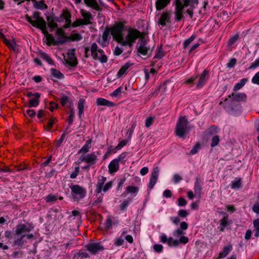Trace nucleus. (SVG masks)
<instances>
[{
	"instance_id": "1",
	"label": "nucleus",
	"mask_w": 259,
	"mask_h": 259,
	"mask_svg": "<svg viewBox=\"0 0 259 259\" xmlns=\"http://www.w3.org/2000/svg\"><path fill=\"white\" fill-rule=\"evenodd\" d=\"M181 229H177L173 232V236L175 238H178L179 239L174 238L172 237H167L165 234H162L160 236V240L163 243H166L169 247H177L180 244H187L189 241V238L184 236V231L188 228V224L185 222H182L180 224Z\"/></svg>"
},
{
	"instance_id": "2",
	"label": "nucleus",
	"mask_w": 259,
	"mask_h": 259,
	"mask_svg": "<svg viewBox=\"0 0 259 259\" xmlns=\"http://www.w3.org/2000/svg\"><path fill=\"white\" fill-rule=\"evenodd\" d=\"M26 20L33 26L39 28L45 36V41L48 45L54 44L55 42L53 36L49 34L47 30L46 23L44 19L39 15V13L35 12L31 17L25 15Z\"/></svg>"
},
{
	"instance_id": "3",
	"label": "nucleus",
	"mask_w": 259,
	"mask_h": 259,
	"mask_svg": "<svg viewBox=\"0 0 259 259\" xmlns=\"http://www.w3.org/2000/svg\"><path fill=\"white\" fill-rule=\"evenodd\" d=\"M198 0H175V19L179 21L183 17V11L185 7H190L187 12L191 18L193 16L192 9L198 4Z\"/></svg>"
},
{
	"instance_id": "4",
	"label": "nucleus",
	"mask_w": 259,
	"mask_h": 259,
	"mask_svg": "<svg viewBox=\"0 0 259 259\" xmlns=\"http://www.w3.org/2000/svg\"><path fill=\"white\" fill-rule=\"evenodd\" d=\"M31 229L25 224H18L15 230L16 235L19 237L14 241V244L21 245L26 242L25 239H30L33 238V235L29 233Z\"/></svg>"
},
{
	"instance_id": "5",
	"label": "nucleus",
	"mask_w": 259,
	"mask_h": 259,
	"mask_svg": "<svg viewBox=\"0 0 259 259\" xmlns=\"http://www.w3.org/2000/svg\"><path fill=\"white\" fill-rule=\"evenodd\" d=\"M142 36V33L136 29L129 28L124 35L121 45L131 47L138 38Z\"/></svg>"
},
{
	"instance_id": "6",
	"label": "nucleus",
	"mask_w": 259,
	"mask_h": 259,
	"mask_svg": "<svg viewBox=\"0 0 259 259\" xmlns=\"http://www.w3.org/2000/svg\"><path fill=\"white\" fill-rule=\"evenodd\" d=\"M188 121L185 117L181 116L176 126V134L180 137H183L188 132Z\"/></svg>"
},
{
	"instance_id": "7",
	"label": "nucleus",
	"mask_w": 259,
	"mask_h": 259,
	"mask_svg": "<svg viewBox=\"0 0 259 259\" xmlns=\"http://www.w3.org/2000/svg\"><path fill=\"white\" fill-rule=\"evenodd\" d=\"M123 27L124 26L123 24L121 23H117L114 24L112 27L109 28L113 38L120 44H121L124 36L122 35Z\"/></svg>"
},
{
	"instance_id": "8",
	"label": "nucleus",
	"mask_w": 259,
	"mask_h": 259,
	"mask_svg": "<svg viewBox=\"0 0 259 259\" xmlns=\"http://www.w3.org/2000/svg\"><path fill=\"white\" fill-rule=\"evenodd\" d=\"M80 12L83 17V19H77L73 22L72 24L73 27H76L82 25H87L91 23V20L92 19V15L91 13L83 9L80 10Z\"/></svg>"
},
{
	"instance_id": "9",
	"label": "nucleus",
	"mask_w": 259,
	"mask_h": 259,
	"mask_svg": "<svg viewBox=\"0 0 259 259\" xmlns=\"http://www.w3.org/2000/svg\"><path fill=\"white\" fill-rule=\"evenodd\" d=\"M106 178L103 176H100L98 178V181L96 186V191L98 193H101L102 191L106 192L112 186V182L111 181L106 183Z\"/></svg>"
},
{
	"instance_id": "10",
	"label": "nucleus",
	"mask_w": 259,
	"mask_h": 259,
	"mask_svg": "<svg viewBox=\"0 0 259 259\" xmlns=\"http://www.w3.org/2000/svg\"><path fill=\"white\" fill-rule=\"evenodd\" d=\"M70 189L73 198L76 200L82 198L85 195V189L79 185H73L70 187Z\"/></svg>"
},
{
	"instance_id": "11",
	"label": "nucleus",
	"mask_w": 259,
	"mask_h": 259,
	"mask_svg": "<svg viewBox=\"0 0 259 259\" xmlns=\"http://www.w3.org/2000/svg\"><path fill=\"white\" fill-rule=\"evenodd\" d=\"M137 48L139 55L150 56L151 54L152 50L147 46V43L143 40L140 41Z\"/></svg>"
},
{
	"instance_id": "12",
	"label": "nucleus",
	"mask_w": 259,
	"mask_h": 259,
	"mask_svg": "<svg viewBox=\"0 0 259 259\" xmlns=\"http://www.w3.org/2000/svg\"><path fill=\"white\" fill-rule=\"evenodd\" d=\"M64 60L66 64L73 66L77 64L76 58L74 55V51L69 50L68 51L66 56L64 57Z\"/></svg>"
},
{
	"instance_id": "13",
	"label": "nucleus",
	"mask_w": 259,
	"mask_h": 259,
	"mask_svg": "<svg viewBox=\"0 0 259 259\" xmlns=\"http://www.w3.org/2000/svg\"><path fill=\"white\" fill-rule=\"evenodd\" d=\"M159 173V169L158 167L153 168L150 179L149 183L148 184V188L151 189L157 182L158 175Z\"/></svg>"
},
{
	"instance_id": "14",
	"label": "nucleus",
	"mask_w": 259,
	"mask_h": 259,
	"mask_svg": "<svg viewBox=\"0 0 259 259\" xmlns=\"http://www.w3.org/2000/svg\"><path fill=\"white\" fill-rule=\"evenodd\" d=\"M87 249L92 254L104 249V247L98 243H90L86 246Z\"/></svg>"
},
{
	"instance_id": "15",
	"label": "nucleus",
	"mask_w": 259,
	"mask_h": 259,
	"mask_svg": "<svg viewBox=\"0 0 259 259\" xmlns=\"http://www.w3.org/2000/svg\"><path fill=\"white\" fill-rule=\"evenodd\" d=\"M170 18V13L167 11H164L161 14L158 23L162 26H165L166 23L169 22Z\"/></svg>"
},
{
	"instance_id": "16",
	"label": "nucleus",
	"mask_w": 259,
	"mask_h": 259,
	"mask_svg": "<svg viewBox=\"0 0 259 259\" xmlns=\"http://www.w3.org/2000/svg\"><path fill=\"white\" fill-rule=\"evenodd\" d=\"M119 161L117 159L112 160L108 165L109 172L110 174L117 171L119 169Z\"/></svg>"
},
{
	"instance_id": "17",
	"label": "nucleus",
	"mask_w": 259,
	"mask_h": 259,
	"mask_svg": "<svg viewBox=\"0 0 259 259\" xmlns=\"http://www.w3.org/2000/svg\"><path fill=\"white\" fill-rule=\"evenodd\" d=\"M133 65V63L128 62L124 64L119 70L117 73V78H121L124 76L127 70Z\"/></svg>"
},
{
	"instance_id": "18",
	"label": "nucleus",
	"mask_w": 259,
	"mask_h": 259,
	"mask_svg": "<svg viewBox=\"0 0 259 259\" xmlns=\"http://www.w3.org/2000/svg\"><path fill=\"white\" fill-rule=\"evenodd\" d=\"M0 37H2L4 39V43L11 49L14 51L17 50V45L15 41L13 39H7L4 37V35L0 32Z\"/></svg>"
},
{
	"instance_id": "19",
	"label": "nucleus",
	"mask_w": 259,
	"mask_h": 259,
	"mask_svg": "<svg viewBox=\"0 0 259 259\" xmlns=\"http://www.w3.org/2000/svg\"><path fill=\"white\" fill-rule=\"evenodd\" d=\"M171 0H156L155 7L157 11L164 9L170 2Z\"/></svg>"
},
{
	"instance_id": "20",
	"label": "nucleus",
	"mask_w": 259,
	"mask_h": 259,
	"mask_svg": "<svg viewBox=\"0 0 259 259\" xmlns=\"http://www.w3.org/2000/svg\"><path fill=\"white\" fill-rule=\"evenodd\" d=\"M232 248L233 247L231 244H228L227 246H225L223 247L222 250L219 253L218 257L216 259H219L226 257L228 254L232 251Z\"/></svg>"
},
{
	"instance_id": "21",
	"label": "nucleus",
	"mask_w": 259,
	"mask_h": 259,
	"mask_svg": "<svg viewBox=\"0 0 259 259\" xmlns=\"http://www.w3.org/2000/svg\"><path fill=\"white\" fill-rule=\"evenodd\" d=\"M208 74V72L206 70H203V72L201 74L198 82L197 84V88H202L206 82V76Z\"/></svg>"
},
{
	"instance_id": "22",
	"label": "nucleus",
	"mask_w": 259,
	"mask_h": 259,
	"mask_svg": "<svg viewBox=\"0 0 259 259\" xmlns=\"http://www.w3.org/2000/svg\"><path fill=\"white\" fill-rule=\"evenodd\" d=\"M92 56L95 59L99 60L101 62L103 63L107 61L106 56L103 54V51L101 50H99L97 52L94 53Z\"/></svg>"
},
{
	"instance_id": "23",
	"label": "nucleus",
	"mask_w": 259,
	"mask_h": 259,
	"mask_svg": "<svg viewBox=\"0 0 259 259\" xmlns=\"http://www.w3.org/2000/svg\"><path fill=\"white\" fill-rule=\"evenodd\" d=\"M96 104L98 106H106L108 107H113L115 104L105 99L99 98L96 100Z\"/></svg>"
},
{
	"instance_id": "24",
	"label": "nucleus",
	"mask_w": 259,
	"mask_h": 259,
	"mask_svg": "<svg viewBox=\"0 0 259 259\" xmlns=\"http://www.w3.org/2000/svg\"><path fill=\"white\" fill-rule=\"evenodd\" d=\"M97 159V155L95 153H92L87 155L83 158V160L90 165H92L96 162Z\"/></svg>"
},
{
	"instance_id": "25",
	"label": "nucleus",
	"mask_w": 259,
	"mask_h": 259,
	"mask_svg": "<svg viewBox=\"0 0 259 259\" xmlns=\"http://www.w3.org/2000/svg\"><path fill=\"white\" fill-rule=\"evenodd\" d=\"M34 98L31 99L29 101L28 107H36L39 104V98L40 95L38 93L34 94Z\"/></svg>"
},
{
	"instance_id": "26",
	"label": "nucleus",
	"mask_w": 259,
	"mask_h": 259,
	"mask_svg": "<svg viewBox=\"0 0 259 259\" xmlns=\"http://www.w3.org/2000/svg\"><path fill=\"white\" fill-rule=\"evenodd\" d=\"M48 25L51 29H54L58 27L56 22L58 21L57 19L53 17H47Z\"/></svg>"
},
{
	"instance_id": "27",
	"label": "nucleus",
	"mask_w": 259,
	"mask_h": 259,
	"mask_svg": "<svg viewBox=\"0 0 259 259\" xmlns=\"http://www.w3.org/2000/svg\"><path fill=\"white\" fill-rule=\"evenodd\" d=\"M84 2L87 6L95 10L99 9V6L96 0H84Z\"/></svg>"
},
{
	"instance_id": "28",
	"label": "nucleus",
	"mask_w": 259,
	"mask_h": 259,
	"mask_svg": "<svg viewBox=\"0 0 259 259\" xmlns=\"http://www.w3.org/2000/svg\"><path fill=\"white\" fill-rule=\"evenodd\" d=\"M233 99L238 102L244 101L246 99V96L244 93H238L232 95Z\"/></svg>"
},
{
	"instance_id": "29",
	"label": "nucleus",
	"mask_w": 259,
	"mask_h": 259,
	"mask_svg": "<svg viewBox=\"0 0 259 259\" xmlns=\"http://www.w3.org/2000/svg\"><path fill=\"white\" fill-rule=\"evenodd\" d=\"M247 78H242L241 79L240 82L236 83L234 87L233 90L234 91H236L241 88H242L247 82Z\"/></svg>"
},
{
	"instance_id": "30",
	"label": "nucleus",
	"mask_w": 259,
	"mask_h": 259,
	"mask_svg": "<svg viewBox=\"0 0 259 259\" xmlns=\"http://www.w3.org/2000/svg\"><path fill=\"white\" fill-rule=\"evenodd\" d=\"M92 140H89L87 141L85 145L80 149L79 152L82 153H86L89 150L91 147Z\"/></svg>"
},
{
	"instance_id": "31",
	"label": "nucleus",
	"mask_w": 259,
	"mask_h": 259,
	"mask_svg": "<svg viewBox=\"0 0 259 259\" xmlns=\"http://www.w3.org/2000/svg\"><path fill=\"white\" fill-rule=\"evenodd\" d=\"M241 185V179L240 178H236L231 183V188L232 189H238Z\"/></svg>"
},
{
	"instance_id": "32",
	"label": "nucleus",
	"mask_w": 259,
	"mask_h": 259,
	"mask_svg": "<svg viewBox=\"0 0 259 259\" xmlns=\"http://www.w3.org/2000/svg\"><path fill=\"white\" fill-rule=\"evenodd\" d=\"M139 191V188L137 187L133 186H128L125 188V193H135L137 194Z\"/></svg>"
},
{
	"instance_id": "33",
	"label": "nucleus",
	"mask_w": 259,
	"mask_h": 259,
	"mask_svg": "<svg viewBox=\"0 0 259 259\" xmlns=\"http://www.w3.org/2000/svg\"><path fill=\"white\" fill-rule=\"evenodd\" d=\"M84 101L83 100L81 99L78 101V113H79V116H80L83 113V108H84Z\"/></svg>"
},
{
	"instance_id": "34",
	"label": "nucleus",
	"mask_w": 259,
	"mask_h": 259,
	"mask_svg": "<svg viewBox=\"0 0 259 259\" xmlns=\"http://www.w3.org/2000/svg\"><path fill=\"white\" fill-rule=\"evenodd\" d=\"M51 74L53 77L58 79L62 78L63 77V74L60 71L55 69H51Z\"/></svg>"
},
{
	"instance_id": "35",
	"label": "nucleus",
	"mask_w": 259,
	"mask_h": 259,
	"mask_svg": "<svg viewBox=\"0 0 259 259\" xmlns=\"http://www.w3.org/2000/svg\"><path fill=\"white\" fill-rule=\"evenodd\" d=\"M228 223L227 221V217L224 216L221 220H220V224L221 226V228L220 230L221 231H223L224 230L225 227L227 226Z\"/></svg>"
},
{
	"instance_id": "36",
	"label": "nucleus",
	"mask_w": 259,
	"mask_h": 259,
	"mask_svg": "<svg viewBox=\"0 0 259 259\" xmlns=\"http://www.w3.org/2000/svg\"><path fill=\"white\" fill-rule=\"evenodd\" d=\"M195 38V35H192L189 38L186 39L183 43L184 48H186V47H187L189 45V44H190L194 40Z\"/></svg>"
},
{
	"instance_id": "37",
	"label": "nucleus",
	"mask_w": 259,
	"mask_h": 259,
	"mask_svg": "<svg viewBox=\"0 0 259 259\" xmlns=\"http://www.w3.org/2000/svg\"><path fill=\"white\" fill-rule=\"evenodd\" d=\"M63 16H64L65 19H66V24L64 26V27L65 28H67L69 26V25H70V23L71 22V21L69 19V18H70L69 14L68 13V12H64L63 13Z\"/></svg>"
},
{
	"instance_id": "38",
	"label": "nucleus",
	"mask_w": 259,
	"mask_h": 259,
	"mask_svg": "<svg viewBox=\"0 0 259 259\" xmlns=\"http://www.w3.org/2000/svg\"><path fill=\"white\" fill-rule=\"evenodd\" d=\"M110 33H111L110 29L109 28H106L102 35V39L105 42L107 41Z\"/></svg>"
},
{
	"instance_id": "39",
	"label": "nucleus",
	"mask_w": 259,
	"mask_h": 259,
	"mask_svg": "<svg viewBox=\"0 0 259 259\" xmlns=\"http://www.w3.org/2000/svg\"><path fill=\"white\" fill-rule=\"evenodd\" d=\"M155 119L154 117H149L145 120V126L147 127H150L154 122Z\"/></svg>"
},
{
	"instance_id": "40",
	"label": "nucleus",
	"mask_w": 259,
	"mask_h": 259,
	"mask_svg": "<svg viewBox=\"0 0 259 259\" xmlns=\"http://www.w3.org/2000/svg\"><path fill=\"white\" fill-rule=\"evenodd\" d=\"M45 199L47 202H52L57 200V197L53 194H50L46 196Z\"/></svg>"
},
{
	"instance_id": "41",
	"label": "nucleus",
	"mask_w": 259,
	"mask_h": 259,
	"mask_svg": "<svg viewBox=\"0 0 259 259\" xmlns=\"http://www.w3.org/2000/svg\"><path fill=\"white\" fill-rule=\"evenodd\" d=\"M220 141V138L218 136H214L211 140V147H214L217 146Z\"/></svg>"
},
{
	"instance_id": "42",
	"label": "nucleus",
	"mask_w": 259,
	"mask_h": 259,
	"mask_svg": "<svg viewBox=\"0 0 259 259\" xmlns=\"http://www.w3.org/2000/svg\"><path fill=\"white\" fill-rule=\"evenodd\" d=\"M64 137L65 134H63L59 139H57L55 142V146L56 147H60L64 139Z\"/></svg>"
},
{
	"instance_id": "43",
	"label": "nucleus",
	"mask_w": 259,
	"mask_h": 259,
	"mask_svg": "<svg viewBox=\"0 0 259 259\" xmlns=\"http://www.w3.org/2000/svg\"><path fill=\"white\" fill-rule=\"evenodd\" d=\"M122 88L119 87L117 89H116L111 94V96L112 97H117L119 96L122 92Z\"/></svg>"
},
{
	"instance_id": "44",
	"label": "nucleus",
	"mask_w": 259,
	"mask_h": 259,
	"mask_svg": "<svg viewBox=\"0 0 259 259\" xmlns=\"http://www.w3.org/2000/svg\"><path fill=\"white\" fill-rule=\"evenodd\" d=\"M201 189V187L199 185L198 182H196L194 186V191L195 194L200 195Z\"/></svg>"
},
{
	"instance_id": "45",
	"label": "nucleus",
	"mask_w": 259,
	"mask_h": 259,
	"mask_svg": "<svg viewBox=\"0 0 259 259\" xmlns=\"http://www.w3.org/2000/svg\"><path fill=\"white\" fill-rule=\"evenodd\" d=\"M164 56V53L163 52V51H162V49H161V48H159L156 54V55H155V57L154 58H156V59H161L163 56Z\"/></svg>"
},
{
	"instance_id": "46",
	"label": "nucleus",
	"mask_w": 259,
	"mask_h": 259,
	"mask_svg": "<svg viewBox=\"0 0 259 259\" xmlns=\"http://www.w3.org/2000/svg\"><path fill=\"white\" fill-rule=\"evenodd\" d=\"M200 146L199 144H196L192 149L190 151V153L191 155H193L197 153L198 150L200 149Z\"/></svg>"
},
{
	"instance_id": "47",
	"label": "nucleus",
	"mask_w": 259,
	"mask_h": 259,
	"mask_svg": "<svg viewBox=\"0 0 259 259\" xmlns=\"http://www.w3.org/2000/svg\"><path fill=\"white\" fill-rule=\"evenodd\" d=\"M112 152L115 153L116 151H114V149L112 148V146H110L108 148L107 151L104 154L103 156V159H105L106 158H107Z\"/></svg>"
},
{
	"instance_id": "48",
	"label": "nucleus",
	"mask_w": 259,
	"mask_h": 259,
	"mask_svg": "<svg viewBox=\"0 0 259 259\" xmlns=\"http://www.w3.org/2000/svg\"><path fill=\"white\" fill-rule=\"evenodd\" d=\"M163 246L159 244H156L153 246L154 250L157 252H161L163 250Z\"/></svg>"
},
{
	"instance_id": "49",
	"label": "nucleus",
	"mask_w": 259,
	"mask_h": 259,
	"mask_svg": "<svg viewBox=\"0 0 259 259\" xmlns=\"http://www.w3.org/2000/svg\"><path fill=\"white\" fill-rule=\"evenodd\" d=\"M126 144V141L125 140H122L119 142L118 144L115 148V150H118L121 149L123 146Z\"/></svg>"
},
{
	"instance_id": "50",
	"label": "nucleus",
	"mask_w": 259,
	"mask_h": 259,
	"mask_svg": "<svg viewBox=\"0 0 259 259\" xmlns=\"http://www.w3.org/2000/svg\"><path fill=\"white\" fill-rule=\"evenodd\" d=\"M251 81L254 84H259V71L252 77Z\"/></svg>"
},
{
	"instance_id": "51",
	"label": "nucleus",
	"mask_w": 259,
	"mask_h": 259,
	"mask_svg": "<svg viewBox=\"0 0 259 259\" xmlns=\"http://www.w3.org/2000/svg\"><path fill=\"white\" fill-rule=\"evenodd\" d=\"M239 35L236 34L232 36L229 40V45H232L238 38Z\"/></svg>"
},
{
	"instance_id": "52",
	"label": "nucleus",
	"mask_w": 259,
	"mask_h": 259,
	"mask_svg": "<svg viewBox=\"0 0 259 259\" xmlns=\"http://www.w3.org/2000/svg\"><path fill=\"white\" fill-rule=\"evenodd\" d=\"M259 66V58L256 59L252 63L250 64L249 69H254Z\"/></svg>"
},
{
	"instance_id": "53",
	"label": "nucleus",
	"mask_w": 259,
	"mask_h": 259,
	"mask_svg": "<svg viewBox=\"0 0 259 259\" xmlns=\"http://www.w3.org/2000/svg\"><path fill=\"white\" fill-rule=\"evenodd\" d=\"M178 205L180 206H185L187 203V202L186 200V199H185L183 198H179L178 200Z\"/></svg>"
},
{
	"instance_id": "54",
	"label": "nucleus",
	"mask_w": 259,
	"mask_h": 259,
	"mask_svg": "<svg viewBox=\"0 0 259 259\" xmlns=\"http://www.w3.org/2000/svg\"><path fill=\"white\" fill-rule=\"evenodd\" d=\"M42 57L43 58L46 60L49 64H53V61L52 60V59L50 58V56H49L47 54L45 53L42 54Z\"/></svg>"
},
{
	"instance_id": "55",
	"label": "nucleus",
	"mask_w": 259,
	"mask_h": 259,
	"mask_svg": "<svg viewBox=\"0 0 259 259\" xmlns=\"http://www.w3.org/2000/svg\"><path fill=\"white\" fill-rule=\"evenodd\" d=\"M79 168L78 166L76 167L74 171L70 175V178L71 179L75 178L78 174Z\"/></svg>"
},
{
	"instance_id": "56",
	"label": "nucleus",
	"mask_w": 259,
	"mask_h": 259,
	"mask_svg": "<svg viewBox=\"0 0 259 259\" xmlns=\"http://www.w3.org/2000/svg\"><path fill=\"white\" fill-rule=\"evenodd\" d=\"M123 242H124V240H123V238L121 237H119L115 239V242H114V244L116 246H120L123 244Z\"/></svg>"
},
{
	"instance_id": "57",
	"label": "nucleus",
	"mask_w": 259,
	"mask_h": 259,
	"mask_svg": "<svg viewBox=\"0 0 259 259\" xmlns=\"http://www.w3.org/2000/svg\"><path fill=\"white\" fill-rule=\"evenodd\" d=\"M236 63V59L235 58H232L229 61V62L227 64V66L229 68H232Z\"/></svg>"
},
{
	"instance_id": "58",
	"label": "nucleus",
	"mask_w": 259,
	"mask_h": 259,
	"mask_svg": "<svg viewBox=\"0 0 259 259\" xmlns=\"http://www.w3.org/2000/svg\"><path fill=\"white\" fill-rule=\"evenodd\" d=\"M178 214L183 218L187 217L188 214V212L184 209H181L178 211Z\"/></svg>"
},
{
	"instance_id": "59",
	"label": "nucleus",
	"mask_w": 259,
	"mask_h": 259,
	"mask_svg": "<svg viewBox=\"0 0 259 259\" xmlns=\"http://www.w3.org/2000/svg\"><path fill=\"white\" fill-rule=\"evenodd\" d=\"M91 50L92 56L93 55H94V53H96V52H97L99 50H98V46H97V44H96L95 43L93 44L91 46Z\"/></svg>"
},
{
	"instance_id": "60",
	"label": "nucleus",
	"mask_w": 259,
	"mask_h": 259,
	"mask_svg": "<svg viewBox=\"0 0 259 259\" xmlns=\"http://www.w3.org/2000/svg\"><path fill=\"white\" fill-rule=\"evenodd\" d=\"M68 102V99L67 97L64 96L61 99V103L62 106H65Z\"/></svg>"
},
{
	"instance_id": "61",
	"label": "nucleus",
	"mask_w": 259,
	"mask_h": 259,
	"mask_svg": "<svg viewBox=\"0 0 259 259\" xmlns=\"http://www.w3.org/2000/svg\"><path fill=\"white\" fill-rule=\"evenodd\" d=\"M26 114L30 117H33L35 115V112L33 110H27L26 111V114L25 113L24 115L26 116Z\"/></svg>"
},
{
	"instance_id": "62",
	"label": "nucleus",
	"mask_w": 259,
	"mask_h": 259,
	"mask_svg": "<svg viewBox=\"0 0 259 259\" xmlns=\"http://www.w3.org/2000/svg\"><path fill=\"white\" fill-rule=\"evenodd\" d=\"M170 220L175 225H177L180 221L179 218L177 217H171Z\"/></svg>"
},
{
	"instance_id": "63",
	"label": "nucleus",
	"mask_w": 259,
	"mask_h": 259,
	"mask_svg": "<svg viewBox=\"0 0 259 259\" xmlns=\"http://www.w3.org/2000/svg\"><path fill=\"white\" fill-rule=\"evenodd\" d=\"M252 210L254 212L259 214V204L257 203L254 204Z\"/></svg>"
},
{
	"instance_id": "64",
	"label": "nucleus",
	"mask_w": 259,
	"mask_h": 259,
	"mask_svg": "<svg viewBox=\"0 0 259 259\" xmlns=\"http://www.w3.org/2000/svg\"><path fill=\"white\" fill-rule=\"evenodd\" d=\"M253 226L255 230H259V219H256L253 221Z\"/></svg>"
}]
</instances>
